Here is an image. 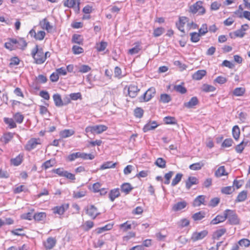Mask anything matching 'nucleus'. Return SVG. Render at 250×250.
<instances>
[{"label": "nucleus", "instance_id": "38", "mask_svg": "<svg viewBox=\"0 0 250 250\" xmlns=\"http://www.w3.org/2000/svg\"><path fill=\"white\" fill-rule=\"evenodd\" d=\"M183 174L182 173H177L172 180L171 186L174 187L177 185L181 180Z\"/></svg>", "mask_w": 250, "mask_h": 250}, {"label": "nucleus", "instance_id": "43", "mask_svg": "<svg viewBox=\"0 0 250 250\" xmlns=\"http://www.w3.org/2000/svg\"><path fill=\"white\" fill-rule=\"evenodd\" d=\"M83 38L80 35L78 34H74L73 35L72 37V42L79 44H81L83 43Z\"/></svg>", "mask_w": 250, "mask_h": 250}, {"label": "nucleus", "instance_id": "2", "mask_svg": "<svg viewBox=\"0 0 250 250\" xmlns=\"http://www.w3.org/2000/svg\"><path fill=\"white\" fill-rule=\"evenodd\" d=\"M107 129V127L106 126L100 125L87 126L86 127L85 130L86 133L91 132L93 134H100L106 131Z\"/></svg>", "mask_w": 250, "mask_h": 250}, {"label": "nucleus", "instance_id": "9", "mask_svg": "<svg viewBox=\"0 0 250 250\" xmlns=\"http://www.w3.org/2000/svg\"><path fill=\"white\" fill-rule=\"evenodd\" d=\"M68 204H63L61 206H57L53 208V212L55 214L62 215L68 208Z\"/></svg>", "mask_w": 250, "mask_h": 250}, {"label": "nucleus", "instance_id": "60", "mask_svg": "<svg viewBox=\"0 0 250 250\" xmlns=\"http://www.w3.org/2000/svg\"><path fill=\"white\" fill-rule=\"evenodd\" d=\"M94 157V155L92 154L82 152L81 158L83 160H93Z\"/></svg>", "mask_w": 250, "mask_h": 250}, {"label": "nucleus", "instance_id": "13", "mask_svg": "<svg viewBox=\"0 0 250 250\" xmlns=\"http://www.w3.org/2000/svg\"><path fill=\"white\" fill-rule=\"evenodd\" d=\"M40 25L42 29H45L48 32L51 31L53 28L46 18L43 19L40 22Z\"/></svg>", "mask_w": 250, "mask_h": 250}, {"label": "nucleus", "instance_id": "39", "mask_svg": "<svg viewBox=\"0 0 250 250\" xmlns=\"http://www.w3.org/2000/svg\"><path fill=\"white\" fill-rule=\"evenodd\" d=\"M135 44L136 45L134 47H133L128 50L129 54L131 55L137 54L141 49L140 47V43L139 42H136Z\"/></svg>", "mask_w": 250, "mask_h": 250}, {"label": "nucleus", "instance_id": "32", "mask_svg": "<svg viewBox=\"0 0 250 250\" xmlns=\"http://www.w3.org/2000/svg\"><path fill=\"white\" fill-rule=\"evenodd\" d=\"M74 134V131L70 129H64L60 133L61 136L63 138L69 137Z\"/></svg>", "mask_w": 250, "mask_h": 250}, {"label": "nucleus", "instance_id": "1", "mask_svg": "<svg viewBox=\"0 0 250 250\" xmlns=\"http://www.w3.org/2000/svg\"><path fill=\"white\" fill-rule=\"evenodd\" d=\"M31 54L35 62L37 64H42L45 61L43 49L39 48L37 45L32 50Z\"/></svg>", "mask_w": 250, "mask_h": 250}, {"label": "nucleus", "instance_id": "16", "mask_svg": "<svg viewBox=\"0 0 250 250\" xmlns=\"http://www.w3.org/2000/svg\"><path fill=\"white\" fill-rule=\"evenodd\" d=\"M120 192L119 188H116L111 189L109 193V198L111 201L113 202L115 199L119 197Z\"/></svg>", "mask_w": 250, "mask_h": 250}, {"label": "nucleus", "instance_id": "54", "mask_svg": "<svg viewBox=\"0 0 250 250\" xmlns=\"http://www.w3.org/2000/svg\"><path fill=\"white\" fill-rule=\"evenodd\" d=\"M164 121L166 124L174 125L176 123L175 118L170 116H167L164 118Z\"/></svg>", "mask_w": 250, "mask_h": 250}, {"label": "nucleus", "instance_id": "12", "mask_svg": "<svg viewBox=\"0 0 250 250\" xmlns=\"http://www.w3.org/2000/svg\"><path fill=\"white\" fill-rule=\"evenodd\" d=\"M139 90L140 89L136 85L131 84L128 88V95L131 98H135L137 96Z\"/></svg>", "mask_w": 250, "mask_h": 250}, {"label": "nucleus", "instance_id": "46", "mask_svg": "<svg viewBox=\"0 0 250 250\" xmlns=\"http://www.w3.org/2000/svg\"><path fill=\"white\" fill-rule=\"evenodd\" d=\"M86 193L85 190H82L78 192L74 191L73 193V197L75 198H81L84 197Z\"/></svg>", "mask_w": 250, "mask_h": 250}, {"label": "nucleus", "instance_id": "64", "mask_svg": "<svg viewBox=\"0 0 250 250\" xmlns=\"http://www.w3.org/2000/svg\"><path fill=\"white\" fill-rule=\"evenodd\" d=\"M238 243L241 246L248 247L250 245V241L248 239H242L238 242Z\"/></svg>", "mask_w": 250, "mask_h": 250}, {"label": "nucleus", "instance_id": "7", "mask_svg": "<svg viewBox=\"0 0 250 250\" xmlns=\"http://www.w3.org/2000/svg\"><path fill=\"white\" fill-rule=\"evenodd\" d=\"M85 209L86 214L92 219H95L97 216L100 214V213L98 212L97 208L94 205H90L85 208Z\"/></svg>", "mask_w": 250, "mask_h": 250}, {"label": "nucleus", "instance_id": "30", "mask_svg": "<svg viewBox=\"0 0 250 250\" xmlns=\"http://www.w3.org/2000/svg\"><path fill=\"white\" fill-rule=\"evenodd\" d=\"M204 166V163L202 162L194 163L190 165L189 168L192 170H198L201 169Z\"/></svg>", "mask_w": 250, "mask_h": 250}, {"label": "nucleus", "instance_id": "51", "mask_svg": "<svg viewBox=\"0 0 250 250\" xmlns=\"http://www.w3.org/2000/svg\"><path fill=\"white\" fill-rule=\"evenodd\" d=\"M245 89L243 87L236 88L233 91V94L237 96H240L244 94Z\"/></svg>", "mask_w": 250, "mask_h": 250}, {"label": "nucleus", "instance_id": "17", "mask_svg": "<svg viewBox=\"0 0 250 250\" xmlns=\"http://www.w3.org/2000/svg\"><path fill=\"white\" fill-rule=\"evenodd\" d=\"M198 104V100L196 97H192L189 102L185 103L184 105L188 108H191Z\"/></svg>", "mask_w": 250, "mask_h": 250}, {"label": "nucleus", "instance_id": "31", "mask_svg": "<svg viewBox=\"0 0 250 250\" xmlns=\"http://www.w3.org/2000/svg\"><path fill=\"white\" fill-rule=\"evenodd\" d=\"M117 165L116 163H113L111 161L106 162L104 163L100 167V169L114 168Z\"/></svg>", "mask_w": 250, "mask_h": 250}, {"label": "nucleus", "instance_id": "27", "mask_svg": "<svg viewBox=\"0 0 250 250\" xmlns=\"http://www.w3.org/2000/svg\"><path fill=\"white\" fill-rule=\"evenodd\" d=\"M14 134L11 132L5 133L1 138V142L5 144L8 143L13 137Z\"/></svg>", "mask_w": 250, "mask_h": 250}, {"label": "nucleus", "instance_id": "52", "mask_svg": "<svg viewBox=\"0 0 250 250\" xmlns=\"http://www.w3.org/2000/svg\"><path fill=\"white\" fill-rule=\"evenodd\" d=\"M13 117L15 121L18 124H21L24 119L23 115L19 112L16 113Z\"/></svg>", "mask_w": 250, "mask_h": 250}, {"label": "nucleus", "instance_id": "58", "mask_svg": "<svg viewBox=\"0 0 250 250\" xmlns=\"http://www.w3.org/2000/svg\"><path fill=\"white\" fill-rule=\"evenodd\" d=\"M214 82L219 84H224L227 82V79L223 76H218L214 80Z\"/></svg>", "mask_w": 250, "mask_h": 250}, {"label": "nucleus", "instance_id": "42", "mask_svg": "<svg viewBox=\"0 0 250 250\" xmlns=\"http://www.w3.org/2000/svg\"><path fill=\"white\" fill-rule=\"evenodd\" d=\"M33 218L36 221H42L46 218V214L44 212H39L35 214Z\"/></svg>", "mask_w": 250, "mask_h": 250}, {"label": "nucleus", "instance_id": "22", "mask_svg": "<svg viewBox=\"0 0 250 250\" xmlns=\"http://www.w3.org/2000/svg\"><path fill=\"white\" fill-rule=\"evenodd\" d=\"M157 126L158 125L157 123L155 121H153L152 122H149L144 126L143 128V130L145 132H146L148 131L155 129L156 127H157Z\"/></svg>", "mask_w": 250, "mask_h": 250}, {"label": "nucleus", "instance_id": "29", "mask_svg": "<svg viewBox=\"0 0 250 250\" xmlns=\"http://www.w3.org/2000/svg\"><path fill=\"white\" fill-rule=\"evenodd\" d=\"M113 227V224H108L106 225L105 226L96 229V232L98 234H100L104 231L109 230L112 229Z\"/></svg>", "mask_w": 250, "mask_h": 250}, {"label": "nucleus", "instance_id": "33", "mask_svg": "<svg viewBox=\"0 0 250 250\" xmlns=\"http://www.w3.org/2000/svg\"><path fill=\"white\" fill-rule=\"evenodd\" d=\"M183 85H184V83H182L181 84L175 85L174 86V89L176 91H177L181 94H185L187 92V90L186 88V87H185L183 86Z\"/></svg>", "mask_w": 250, "mask_h": 250}, {"label": "nucleus", "instance_id": "26", "mask_svg": "<svg viewBox=\"0 0 250 250\" xmlns=\"http://www.w3.org/2000/svg\"><path fill=\"white\" fill-rule=\"evenodd\" d=\"M228 174V173L226 171L224 166L219 167L215 172V175L217 177H220L222 176L227 175Z\"/></svg>", "mask_w": 250, "mask_h": 250}, {"label": "nucleus", "instance_id": "50", "mask_svg": "<svg viewBox=\"0 0 250 250\" xmlns=\"http://www.w3.org/2000/svg\"><path fill=\"white\" fill-rule=\"evenodd\" d=\"M107 45V43L105 42L102 41L100 43H97L96 45V49L98 51H103L104 50Z\"/></svg>", "mask_w": 250, "mask_h": 250}, {"label": "nucleus", "instance_id": "15", "mask_svg": "<svg viewBox=\"0 0 250 250\" xmlns=\"http://www.w3.org/2000/svg\"><path fill=\"white\" fill-rule=\"evenodd\" d=\"M133 189V187L128 183H125L121 186V190L122 192L128 194Z\"/></svg>", "mask_w": 250, "mask_h": 250}, {"label": "nucleus", "instance_id": "5", "mask_svg": "<svg viewBox=\"0 0 250 250\" xmlns=\"http://www.w3.org/2000/svg\"><path fill=\"white\" fill-rule=\"evenodd\" d=\"M156 90L155 88L150 87L143 94L142 96L139 98V100L141 102H147L154 96Z\"/></svg>", "mask_w": 250, "mask_h": 250}, {"label": "nucleus", "instance_id": "14", "mask_svg": "<svg viewBox=\"0 0 250 250\" xmlns=\"http://www.w3.org/2000/svg\"><path fill=\"white\" fill-rule=\"evenodd\" d=\"M198 183V180L195 177H189L186 182V187L188 189H189L193 185H196Z\"/></svg>", "mask_w": 250, "mask_h": 250}, {"label": "nucleus", "instance_id": "53", "mask_svg": "<svg viewBox=\"0 0 250 250\" xmlns=\"http://www.w3.org/2000/svg\"><path fill=\"white\" fill-rule=\"evenodd\" d=\"M171 99L168 94H162L160 96V101L163 103H167L171 101Z\"/></svg>", "mask_w": 250, "mask_h": 250}, {"label": "nucleus", "instance_id": "41", "mask_svg": "<svg viewBox=\"0 0 250 250\" xmlns=\"http://www.w3.org/2000/svg\"><path fill=\"white\" fill-rule=\"evenodd\" d=\"M232 135L233 138L236 140H238L240 136V129L238 125H235L232 128Z\"/></svg>", "mask_w": 250, "mask_h": 250}, {"label": "nucleus", "instance_id": "8", "mask_svg": "<svg viewBox=\"0 0 250 250\" xmlns=\"http://www.w3.org/2000/svg\"><path fill=\"white\" fill-rule=\"evenodd\" d=\"M208 234V231L207 230H204L200 232H194L192 233L191 240L193 242H195L201 240L205 238Z\"/></svg>", "mask_w": 250, "mask_h": 250}, {"label": "nucleus", "instance_id": "3", "mask_svg": "<svg viewBox=\"0 0 250 250\" xmlns=\"http://www.w3.org/2000/svg\"><path fill=\"white\" fill-rule=\"evenodd\" d=\"M205 9L202 6V2L198 1L189 7V12L192 14L198 13V15H203L205 13Z\"/></svg>", "mask_w": 250, "mask_h": 250}, {"label": "nucleus", "instance_id": "10", "mask_svg": "<svg viewBox=\"0 0 250 250\" xmlns=\"http://www.w3.org/2000/svg\"><path fill=\"white\" fill-rule=\"evenodd\" d=\"M188 21V19L186 17H180L179 21L176 23V26L178 29L185 34L184 26L185 24Z\"/></svg>", "mask_w": 250, "mask_h": 250}, {"label": "nucleus", "instance_id": "44", "mask_svg": "<svg viewBox=\"0 0 250 250\" xmlns=\"http://www.w3.org/2000/svg\"><path fill=\"white\" fill-rule=\"evenodd\" d=\"M77 2V0H65L63 2V5L68 8H73Z\"/></svg>", "mask_w": 250, "mask_h": 250}, {"label": "nucleus", "instance_id": "24", "mask_svg": "<svg viewBox=\"0 0 250 250\" xmlns=\"http://www.w3.org/2000/svg\"><path fill=\"white\" fill-rule=\"evenodd\" d=\"M205 196L204 195H199L197 196L194 200L193 205L194 207H199L201 204H204Z\"/></svg>", "mask_w": 250, "mask_h": 250}, {"label": "nucleus", "instance_id": "59", "mask_svg": "<svg viewBox=\"0 0 250 250\" xmlns=\"http://www.w3.org/2000/svg\"><path fill=\"white\" fill-rule=\"evenodd\" d=\"M208 32L207 24L205 23L202 25L201 27L199 29V33L202 36L205 35Z\"/></svg>", "mask_w": 250, "mask_h": 250}, {"label": "nucleus", "instance_id": "28", "mask_svg": "<svg viewBox=\"0 0 250 250\" xmlns=\"http://www.w3.org/2000/svg\"><path fill=\"white\" fill-rule=\"evenodd\" d=\"M247 198V191L243 190L240 192L235 200L236 202H241L244 201Z\"/></svg>", "mask_w": 250, "mask_h": 250}, {"label": "nucleus", "instance_id": "35", "mask_svg": "<svg viewBox=\"0 0 250 250\" xmlns=\"http://www.w3.org/2000/svg\"><path fill=\"white\" fill-rule=\"evenodd\" d=\"M119 229L124 232H125L131 229V224L129 221H126L124 223L120 224L119 225Z\"/></svg>", "mask_w": 250, "mask_h": 250}, {"label": "nucleus", "instance_id": "11", "mask_svg": "<svg viewBox=\"0 0 250 250\" xmlns=\"http://www.w3.org/2000/svg\"><path fill=\"white\" fill-rule=\"evenodd\" d=\"M56 242L57 241L55 238L49 237L47 239L46 241L44 243V246L46 250H49L55 246Z\"/></svg>", "mask_w": 250, "mask_h": 250}, {"label": "nucleus", "instance_id": "37", "mask_svg": "<svg viewBox=\"0 0 250 250\" xmlns=\"http://www.w3.org/2000/svg\"><path fill=\"white\" fill-rule=\"evenodd\" d=\"M201 89L204 92H209L214 91L215 90V88L212 85L204 84L201 87Z\"/></svg>", "mask_w": 250, "mask_h": 250}, {"label": "nucleus", "instance_id": "4", "mask_svg": "<svg viewBox=\"0 0 250 250\" xmlns=\"http://www.w3.org/2000/svg\"><path fill=\"white\" fill-rule=\"evenodd\" d=\"M227 219L232 225H237L239 223V219L235 211L230 209H226Z\"/></svg>", "mask_w": 250, "mask_h": 250}, {"label": "nucleus", "instance_id": "20", "mask_svg": "<svg viewBox=\"0 0 250 250\" xmlns=\"http://www.w3.org/2000/svg\"><path fill=\"white\" fill-rule=\"evenodd\" d=\"M23 154H20L16 158L11 159L10 160L12 165L15 166H19L23 161Z\"/></svg>", "mask_w": 250, "mask_h": 250}, {"label": "nucleus", "instance_id": "19", "mask_svg": "<svg viewBox=\"0 0 250 250\" xmlns=\"http://www.w3.org/2000/svg\"><path fill=\"white\" fill-rule=\"evenodd\" d=\"M207 74L205 70H199L194 73L192 75V78L195 80H201Z\"/></svg>", "mask_w": 250, "mask_h": 250}, {"label": "nucleus", "instance_id": "63", "mask_svg": "<svg viewBox=\"0 0 250 250\" xmlns=\"http://www.w3.org/2000/svg\"><path fill=\"white\" fill-rule=\"evenodd\" d=\"M144 113L143 110L140 107L136 108L134 110V115L137 118H141L143 116Z\"/></svg>", "mask_w": 250, "mask_h": 250}, {"label": "nucleus", "instance_id": "55", "mask_svg": "<svg viewBox=\"0 0 250 250\" xmlns=\"http://www.w3.org/2000/svg\"><path fill=\"white\" fill-rule=\"evenodd\" d=\"M234 189L233 188V187L228 186L223 188L221 189V191L223 193L229 194L231 193L234 191Z\"/></svg>", "mask_w": 250, "mask_h": 250}, {"label": "nucleus", "instance_id": "25", "mask_svg": "<svg viewBox=\"0 0 250 250\" xmlns=\"http://www.w3.org/2000/svg\"><path fill=\"white\" fill-rule=\"evenodd\" d=\"M55 164L56 161L55 159H50L43 163L42 164V167L46 170L50 167H53Z\"/></svg>", "mask_w": 250, "mask_h": 250}, {"label": "nucleus", "instance_id": "21", "mask_svg": "<svg viewBox=\"0 0 250 250\" xmlns=\"http://www.w3.org/2000/svg\"><path fill=\"white\" fill-rule=\"evenodd\" d=\"M187 205V203L186 201L179 202L173 205L172 209L175 211H179L186 208Z\"/></svg>", "mask_w": 250, "mask_h": 250}, {"label": "nucleus", "instance_id": "6", "mask_svg": "<svg viewBox=\"0 0 250 250\" xmlns=\"http://www.w3.org/2000/svg\"><path fill=\"white\" fill-rule=\"evenodd\" d=\"M41 140L40 138H31L25 146V149L27 151H31L37 147V145H40Z\"/></svg>", "mask_w": 250, "mask_h": 250}, {"label": "nucleus", "instance_id": "34", "mask_svg": "<svg viewBox=\"0 0 250 250\" xmlns=\"http://www.w3.org/2000/svg\"><path fill=\"white\" fill-rule=\"evenodd\" d=\"M155 164L159 167L164 168L166 167V161L162 158H158L156 160Z\"/></svg>", "mask_w": 250, "mask_h": 250}, {"label": "nucleus", "instance_id": "49", "mask_svg": "<svg viewBox=\"0 0 250 250\" xmlns=\"http://www.w3.org/2000/svg\"><path fill=\"white\" fill-rule=\"evenodd\" d=\"M165 32V29L163 27H158L154 30L153 36L155 37H158L162 35Z\"/></svg>", "mask_w": 250, "mask_h": 250}, {"label": "nucleus", "instance_id": "40", "mask_svg": "<svg viewBox=\"0 0 250 250\" xmlns=\"http://www.w3.org/2000/svg\"><path fill=\"white\" fill-rule=\"evenodd\" d=\"M205 213L203 211H199L198 212L194 213L192 215V218L194 221L201 220L205 217Z\"/></svg>", "mask_w": 250, "mask_h": 250}, {"label": "nucleus", "instance_id": "48", "mask_svg": "<svg viewBox=\"0 0 250 250\" xmlns=\"http://www.w3.org/2000/svg\"><path fill=\"white\" fill-rule=\"evenodd\" d=\"M226 232L225 229H220L219 230H216L214 232L213 237L214 239H218L220 237H221L224 233Z\"/></svg>", "mask_w": 250, "mask_h": 250}, {"label": "nucleus", "instance_id": "36", "mask_svg": "<svg viewBox=\"0 0 250 250\" xmlns=\"http://www.w3.org/2000/svg\"><path fill=\"white\" fill-rule=\"evenodd\" d=\"M190 35L191 36L190 40L193 42H198L202 36L200 33L197 32H192Z\"/></svg>", "mask_w": 250, "mask_h": 250}, {"label": "nucleus", "instance_id": "61", "mask_svg": "<svg viewBox=\"0 0 250 250\" xmlns=\"http://www.w3.org/2000/svg\"><path fill=\"white\" fill-rule=\"evenodd\" d=\"M45 35V33L43 31H40L36 33L35 39L37 40L42 41V40Z\"/></svg>", "mask_w": 250, "mask_h": 250}, {"label": "nucleus", "instance_id": "57", "mask_svg": "<svg viewBox=\"0 0 250 250\" xmlns=\"http://www.w3.org/2000/svg\"><path fill=\"white\" fill-rule=\"evenodd\" d=\"M136 234L135 232L130 231L125 236H124L123 237V240L124 242H127L130 239L135 237Z\"/></svg>", "mask_w": 250, "mask_h": 250}, {"label": "nucleus", "instance_id": "56", "mask_svg": "<svg viewBox=\"0 0 250 250\" xmlns=\"http://www.w3.org/2000/svg\"><path fill=\"white\" fill-rule=\"evenodd\" d=\"M91 70V67L87 65H82L79 67V72L85 73H87Z\"/></svg>", "mask_w": 250, "mask_h": 250}, {"label": "nucleus", "instance_id": "23", "mask_svg": "<svg viewBox=\"0 0 250 250\" xmlns=\"http://www.w3.org/2000/svg\"><path fill=\"white\" fill-rule=\"evenodd\" d=\"M53 99L56 106H62L63 105L61 95L59 94H55L53 96Z\"/></svg>", "mask_w": 250, "mask_h": 250}, {"label": "nucleus", "instance_id": "45", "mask_svg": "<svg viewBox=\"0 0 250 250\" xmlns=\"http://www.w3.org/2000/svg\"><path fill=\"white\" fill-rule=\"evenodd\" d=\"M4 121L5 124L9 125L10 128H15L17 126L16 124L12 118H5Z\"/></svg>", "mask_w": 250, "mask_h": 250}, {"label": "nucleus", "instance_id": "62", "mask_svg": "<svg viewBox=\"0 0 250 250\" xmlns=\"http://www.w3.org/2000/svg\"><path fill=\"white\" fill-rule=\"evenodd\" d=\"M233 141L231 139H225L222 144V146L223 147H228L231 146Z\"/></svg>", "mask_w": 250, "mask_h": 250}, {"label": "nucleus", "instance_id": "18", "mask_svg": "<svg viewBox=\"0 0 250 250\" xmlns=\"http://www.w3.org/2000/svg\"><path fill=\"white\" fill-rule=\"evenodd\" d=\"M227 219L226 210L224 212L223 215H217L211 222L212 224H217L219 223L224 222Z\"/></svg>", "mask_w": 250, "mask_h": 250}, {"label": "nucleus", "instance_id": "47", "mask_svg": "<svg viewBox=\"0 0 250 250\" xmlns=\"http://www.w3.org/2000/svg\"><path fill=\"white\" fill-rule=\"evenodd\" d=\"M247 144V142L245 143L244 141L241 142L235 147L236 151L239 153H242Z\"/></svg>", "mask_w": 250, "mask_h": 250}]
</instances>
